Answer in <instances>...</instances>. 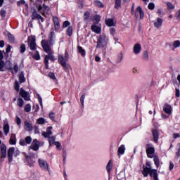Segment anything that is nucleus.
Returning <instances> with one entry per match:
<instances>
[{"label":"nucleus","instance_id":"obj_8","mask_svg":"<svg viewBox=\"0 0 180 180\" xmlns=\"http://www.w3.org/2000/svg\"><path fill=\"white\" fill-rule=\"evenodd\" d=\"M39 164L41 169H44V171H49V163H47V161L39 159Z\"/></svg>","mask_w":180,"mask_h":180},{"label":"nucleus","instance_id":"obj_49","mask_svg":"<svg viewBox=\"0 0 180 180\" xmlns=\"http://www.w3.org/2000/svg\"><path fill=\"white\" fill-rule=\"evenodd\" d=\"M37 122L38 124H44V118L41 117V118L38 119Z\"/></svg>","mask_w":180,"mask_h":180},{"label":"nucleus","instance_id":"obj_44","mask_svg":"<svg viewBox=\"0 0 180 180\" xmlns=\"http://www.w3.org/2000/svg\"><path fill=\"white\" fill-rule=\"evenodd\" d=\"M49 78H51V79H54L55 81H57V78H56V75H54L53 72H49Z\"/></svg>","mask_w":180,"mask_h":180},{"label":"nucleus","instance_id":"obj_36","mask_svg":"<svg viewBox=\"0 0 180 180\" xmlns=\"http://www.w3.org/2000/svg\"><path fill=\"white\" fill-rule=\"evenodd\" d=\"M173 47L174 49H178V47H180V41L176 40L173 42Z\"/></svg>","mask_w":180,"mask_h":180},{"label":"nucleus","instance_id":"obj_10","mask_svg":"<svg viewBox=\"0 0 180 180\" xmlns=\"http://www.w3.org/2000/svg\"><path fill=\"white\" fill-rule=\"evenodd\" d=\"M13 153H15V148L11 147L8 150L7 158L9 163L13 160Z\"/></svg>","mask_w":180,"mask_h":180},{"label":"nucleus","instance_id":"obj_13","mask_svg":"<svg viewBox=\"0 0 180 180\" xmlns=\"http://www.w3.org/2000/svg\"><path fill=\"white\" fill-rule=\"evenodd\" d=\"M39 141H37V139H34L33 141L32 145L30 146L32 150H34V151H37V150H39Z\"/></svg>","mask_w":180,"mask_h":180},{"label":"nucleus","instance_id":"obj_34","mask_svg":"<svg viewBox=\"0 0 180 180\" xmlns=\"http://www.w3.org/2000/svg\"><path fill=\"white\" fill-rule=\"evenodd\" d=\"M32 58L34 60H40V53H39V51H35V53L32 55Z\"/></svg>","mask_w":180,"mask_h":180},{"label":"nucleus","instance_id":"obj_48","mask_svg":"<svg viewBox=\"0 0 180 180\" xmlns=\"http://www.w3.org/2000/svg\"><path fill=\"white\" fill-rule=\"evenodd\" d=\"M122 60H123V53H121L118 55V58L117 60V63H120L122 61Z\"/></svg>","mask_w":180,"mask_h":180},{"label":"nucleus","instance_id":"obj_9","mask_svg":"<svg viewBox=\"0 0 180 180\" xmlns=\"http://www.w3.org/2000/svg\"><path fill=\"white\" fill-rule=\"evenodd\" d=\"M146 147L147 156L148 157V158H153V154L155 153V149L154 148V147H150L149 144H147Z\"/></svg>","mask_w":180,"mask_h":180},{"label":"nucleus","instance_id":"obj_39","mask_svg":"<svg viewBox=\"0 0 180 180\" xmlns=\"http://www.w3.org/2000/svg\"><path fill=\"white\" fill-rule=\"evenodd\" d=\"M20 51L22 53H23L25 51H26V45L25 44H21V46L20 47Z\"/></svg>","mask_w":180,"mask_h":180},{"label":"nucleus","instance_id":"obj_1","mask_svg":"<svg viewBox=\"0 0 180 180\" xmlns=\"http://www.w3.org/2000/svg\"><path fill=\"white\" fill-rule=\"evenodd\" d=\"M53 39H54V32H52L49 36V41H46L45 39L41 41V44L45 53H51V48H50L49 44L53 42Z\"/></svg>","mask_w":180,"mask_h":180},{"label":"nucleus","instance_id":"obj_6","mask_svg":"<svg viewBox=\"0 0 180 180\" xmlns=\"http://www.w3.org/2000/svg\"><path fill=\"white\" fill-rule=\"evenodd\" d=\"M108 39L106 37V35L105 34H102L101 35H100V37L98 39L96 48L103 49V47H105V46L108 44Z\"/></svg>","mask_w":180,"mask_h":180},{"label":"nucleus","instance_id":"obj_12","mask_svg":"<svg viewBox=\"0 0 180 180\" xmlns=\"http://www.w3.org/2000/svg\"><path fill=\"white\" fill-rule=\"evenodd\" d=\"M53 20L55 26L56 32H58L60 30V21H58V17H53Z\"/></svg>","mask_w":180,"mask_h":180},{"label":"nucleus","instance_id":"obj_25","mask_svg":"<svg viewBox=\"0 0 180 180\" xmlns=\"http://www.w3.org/2000/svg\"><path fill=\"white\" fill-rule=\"evenodd\" d=\"M105 24L107 25V26H110H110H115V25H116L115 21L112 18H109V19L106 20H105Z\"/></svg>","mask_w":180,"mask_h":180},{"label":"nucleus","instance_id":"obj_2","mask_svg":"<svg viewBox=\"0 0 180 180\" xmlns=\"http://www.w3.org/2000/svg\"><path fill=\"white\" fill-rule=\"evenodd\" d=\"M142 174L143 176L147 177L148 176V174L150 175L154 180H158V174H157V169H151V167H143L142 171Z\"/></svg>","mask_w":180,"mask_h":180},{"label":"nucleus","instance_id":"obj_31","mask_svg":"<svg viewBox=\"0 0 180 180\" xmlns=\"http://www.w3.org/2000/svg\"><path fill=\"white\" fill-rule=\"evenodd\" d=\"M143 58L145 61H148V60H149L148 51H143Z\"/></svg>","mask_w":180,"mask_h":180},{"label":"nucleus","instance_id":"obj_17","mask_svg":"<svg viewBox=\"0 0 180 180\" xmlns=\"http://www.w3.org/2000/svg\"><path fill=\"white\" fill-rule=\"evenodd\" d=\"M24 124L25 126V130L27 131H32V130H33V125L29 123V122L25 121Z\"/></svg>","mask_w":180,"mask_h":180},{"label":"nucleus","instance_id":"obj_22","mask_svg":"<svg viewBox=\"0 0 180 180\" xmlns=\"http://www.w3.org/2000/svg\"><path fill=\"white\" fill-rule=\"evenodd\" d=\"M77 52L79 53V54H81V56L82 57H85V50L84 49H82V46H77Z\"/></svg>","mask_w":180,"mask_h":180},{"label":"nucleus","instance_id":"obj_23","mask_svg":"<svg viewBox=\"0 0 180 180\" xmlns=\"http://www.w3.org/2000/svg\"><path fill=\"white\" fill-rule=\"evenodd\" d=\"M10 144L15 145L16 144V135L15 134H12L11 139L9 140Z\"/></svg>","mask_w":180,"mask_h":180},{"label":"nucleus","instance_id":"obj_57","mask_svg":"<svg viewBox=\"0 0 180 180\" xmlns=\"http://www.w3.org/2000/svg\"><path fill=\"white\" fill-rule=\"evenodd\" d=\"M116 32V30L113 27L110 28V33L112 36H115V33Z\"/></svg>","mask_w":180,"mask_h":180},{"label":"nucleus","instance_id":"obj_47","mask_svg":"<svg viewBox=\"0 0 180 180\" xmlns=\"http://www.w3.org/2000/svg\"><path fill=\"white\" fill-rule=\"evenodd\" d=\"M94 20H95L94 23H96V24L99 23V22H101V16L96 15L94 17Z\"/></svg>","mask_w":180,"mask_h":180},{"label":"nucleus","instance_id":"obj_15","mask_svg":"<svg viewBox=\"0 0 180 180\" xmlns=\"http://www.w3.org/2000/svg\"><path fill=\"white\" fill-rule=\"evenodd\" d=\"M163 110L167 115H171V113L172 112V107H171V105L168 104H165Z\"/></svg>","mask_w":180,"mask_h":180},{"label":"nucleus","instance_id":"obj_14","mask_svg":"<svg viewBox=\"0 0 180 180\" xmlns=\"http://www.w3.org/2000/svg\"><path fill=\"white\" fill-rule=\"evenodd\" d=\"M141 51V45L140 44H136L134 46V54H140Z\"/></svg>","mask_w":180,"mask_h":180},{"label":"nucleus","instance_id":"obj_16","mask_svg":"<svg viewBox=\"0 0 180 180\" xmlns=\"http://www.w3.org/2000/svg\"><path fill=\"white\" fill-rule=\"evenodd\" d=\"M1 158H6V146L3 144L1 146Z\"/></svg>","mask_w":180,"mask_h":180},{"label":"nucleus","instance_id":"obj_18","mask_svg":"<svg viewBox=\"0 0 180 180\" xmlns=\"http://www.w3.org/2000/svg\"><path fill=\"white\" fill-rule=\"evenodd\" d=\"M155 27H157V29H160L162 26V19L160 18H158L157 19V21L154 23Z\"/></svg>","mask_w":180,"mask_h":180},{"label":"nucleus","instance_id":"obj_62","mask_svg":"<svg viewBox=\"0 0 180 180\" xmlns=\"http://www.w3.org/2000/svg\"><path fill=\"white\" fill-rule=\"evenodd\" d=\"M54 144H55V146H56L58 149H60V147H61V143H60V142H58V141L54 142Z\"/></svg>","mask_w":180,"mask_h":180},{"label":"nucleus","instance_id":"obj_3","mask_svg":"<svg viewBox=\"0 0 180 180\" xmlns=\"http://www.w3.org/2000/svg\"><path fill=\"white\" fill-rule=\"evenodd\" d=\"M43 1L41 0H37L36 1L37 8L38 9V12H40L43 16H46V13L49 14V12H50V7L46 6V4H43L41 6V3Z\"/></svg>","mask_w":180,"mask_h":180},{"label":"nucleus","instance_id":"obj_58","mask_svg":"<svg viewBox=\"0 0 180 180\" xmlns=\"http://www.w3.org/2000/svg\"><path fill=\"white\" fill-rule=\"evenodd\" d=\"M13 70L15 71V73L18 74V72L19 71V66L18 65V64L14 65Z\"/></svg>","mask_w":180,"mask_h":180},{"label":"nucleus","instance_id":"obj_28","mask_svg":"<svg viewBox=\"0 0 180 180\" xmlns=\"http://www.w3.org/2000/svg\"><path fill=\"white\" fill-rule=\"evenodd\" d=\"M136 12H139L140 19H143V18H144V11H143V9L141 6L137 7Z\"/></svg>","mask_w":180,"mask_h":180},{"label":"nucleus","instance_id":"obj_61","mask_svg":"<svg viewBox=\"0 0 180 180\" xmlns=\"http://www.w3.org/2000/svg\"><path fill=\"white\" fill-rule=\"evenodd\" d=\"M84 99H85V94H83L80 98V102L82 106H84Z\"/></svg>","mask_w":180,"mask_h":180},{"label":"nucleus","instance_id":"obj_27","mask_svg":"<svg viewBox=\"0 0 180 180\" xmlns=\"http://www.w3.org/2000/svg\"><path fill=\"white\" fill-rule=\"evenodd\" d=\"M18 78L20 84L26 82V79L25 78V74L23 73V72H21L20 73Z\"/></svg>","mask_w":180,"mask_h":180},{"label":"nucleus","instance_id":"obj_19","mask_svg":"<svg viewBox=\"0 0 180 180\" xmlns=\"http://www.w3.org/2000/svg\"><path fill=\"white\" fill-rule=\"evenodd\" d=\"M153 133V137L155 143H158V131L156 129L153 130L152 131Z\"/></svg>","mask_w":180,"mask_h":180},{"label":"nucleus","instance_id":"obj_46","mask_svg":"<svg viewBox=\"0 0 180 180\" xmlns=\"http://www.w3.org/2000/svg\"><path fill=\"white\" fill-rule=\"evenodd\" d=\"M32 109V106L30 105V104H27L25 107V112H30V110Z\"/></svg>","mask_w":180,"mask_h":180},{"label":"nucleus","instance_id":"obj_32","mask_svg":"<svg viewBox=\"0 0 180 180\" xmlns=\"http://www.w3.org/2000/svg\"><path fill=\"white\" fill-rule=\"evenodd\" d=\"M110 162H112V160H110L106 166V169L108 174H110V171H112V165Z\"/></svg>","mask_w":180,"mask_h":180},{"label":"nucleus","instance_id":"obj_60","mask_svg":"<svg viewBox=\"0 0 180 180\" xmlns=\"http://www.w3.org/2000/svg\"><path fill=\"white\" fill-rule=\"evenodd\" d=\"M16 120H17V124L18 126H20V124H22V120H20L19 117H16Z\"/></svg>","mask_w":180,"mask_h":180},{"label":"nucleus","instance_id":"obj_42","mask_svg":"<svg viewBox=\"0 0 180 180\" xmlns=\"http://www.w3.org/2000/svg\"><path fill=\"white\" fill-rule=\"evenodd\" d=\"M37 96L38 98L40 106H41V108H43V100L41 99V97L40 96V94H37Z\"/></svg>","mask_w":180,"mask_h":180},{"label":"nucleus","instance_id":"obj_43","mask_svg":"<svg viewBox=\"0 0 180 180\" xmlns=\"http://www.w3.org/2000/svg\"><path fill=\"white\" fill-rule=\"evenodd\" d=\"M167 6L168 9H175V6L174 5H172V3H171V2H167Z\"/></svg>","mask_w":180,"mask_h":180},{"label":"nucleus","instance_id":"obj_4","mask_svg":"<svg viewBox=\"0 0 180 180\" xmlns=\"http://www.w3.org/2000/svg\"><path fill=\"white\" fill-rule=\"evenodd\" d=\"M51 130H53V127H49L46 129V132L42 133V136H44L45 139H49V146H53V144L56 143V136L50 137V136L53 134V131H51Z\"/></svg>","mask_w":180,"mask_h":180},{"label":"nucleus","instance_id":"obj_24","mask_svg":"<svg viewBox=\"0 0 180 180\" xmlns=\"http://www.w3.org/2000/svg\"><path fill=\"white\" fill-rule=\"evenodd\" d=\"M126 150V148L124 147V145H122L119 148H118V155L119 158H120V154L123 155L124 154V150Z\"/></svg>","mask_w":180,"mask_h":180},{"label":"nucleus","instance_id":"obj_55","mask_svg":"<svg viewBox=\"0 0 180 180\" xmlns=\"http://www.w3.org/2000/svg\"><path fill=\"white\" fill-rule=\"evenodd\" d=\"M0 15L3 17L5 18L6 16V11L1 9L0 11Z\"/></svg>","mask_w":180,"mask_h":180},{"label":"nucleus","instance_id":"obj_56","mask_svg":"<svg viewBox=\"0 0 180 180\" xmlns=\"http://www.w3.org/2000/svg\"><path fill=\"white\" fill-rule=\"evenodd\" d=\"M27 161H28V165H30V167H33V162L30 163V161H32V158L27 157Z\"/></svg>","mask_w":180,"mask_h":180},{"label":"nucleus","instance_id":"obj_37","mask_svg":"<svg viewBox=\"0 0 180 180\" xmlns=\"http://www.w3.org/2000/svg\"><path fill=\"white\" fill-rule=\"evenodd\" d=\"M66 32L68 36H72V26H69Z\"/></svg>","mask_w":180,"mask_h":180},{"label":"nucleus","instance_id":"obj_29","mask_svg":"<svg viewBox=\"0 0 180 180\" xmlns=\"http://www.w3.org/2000/svg\"><path fill=\"white\" fill-rule=\"evenodd\" d=\"M153 160L155 162V165H156L157 168H158L160 167V158H158V156L155 155L153 157Z\"/></svg>","mask_w":180,"mask_h":180},{"label":"nucleus","instance_id":"obj_54","mask_svg":"<svg viewBox=\"0 0 180 180\" xmlns=\"http://www.w3.org/2000/svg\"><path fill=\"white\" fill-rule=\"evenodd\" d=\"M49 117H50V119H51V120H55L56 116H55L54 112H51L49 113Z\"/></svg>","mask_w":180,"mask_h":180},{"label":"nucleus","instance_id":"obj_53","mask_svg":"<svg viewBox=\"0 0 180 180\" xmlns=\"http://www.w3.org/2000/svg\"><path fill=\"white\" fill-rule=\"evenodd\" d=\"M78 5H79V8H81V9H82V8H84V1L83 0H79L78 1Z\"/></svg>","mask_w":180,"mask_h":180},{"label":"nucleus","instance_id":"obj_30","mask_svg":"<svg viewBox=\"0 0 180 180\" xmlns=\"http://www.w3.org/2000/svg\"><path fill=\"white\" fill-rule=\"evenodd\" d=\"M4 131L6 134V136H8V134L9 133V124H6L4 126Z\"/></svg>","mask_w":180,"mask_h":180},{"label":"nucleus","instance_id":"obj_35","mask_svg":"<svg viewBox=\"0 0 180 180\" xmlns=\"http://www.w3.org/2000/svg\"><path fill=\"white\" fill-rule=\"evenodd\" d=\"M94 4L96 6H98V8H103V4H102V2L98 1V0H96L94 1Z\"/></svg>","mask_w":180,"mask_h":180},{"label":"nucleus","instance_id":"obj_26","mask_svg":"<svg viewBox=\"0 0 180 180\" xmlns=\"http://www.w3.org/2000/svg\"><path fill=\"white\" fill-rule=\"evenodd\" d=\"M44 60L49 62V60H51V61H54V60L56 59L54 58L53 53L51 52H49V54L45 56Z\"/></svg>","mask_w":180,"mask_h":180},{"label":"nucleus","instance_id":"obj_40","mask_svg":"<svg viewBox=\"0 0 180 180\" xmlns=\"http://www.w3.org/2000/svg\"><path fill=\"white\" fill-rule=\"evenodd\" d=\"M23 103H25V102L23 101V99L18 98V106H19L20 108H22V106H23Z\"/></svg>","mask_w":180,"mask_h":180},{"label":"nucleus","instance_id":"obj_5","mask_svg":"<svg viewBox=\"0 0 180 180\" xmlns=\"http://www.w3.org/2000/svg\"><path fill=\"white\" fill-rule=\"evenodd\" d=\"M68 58H70V54H68V52L65 53V56H63V55H59L58 56V61L65 71L68 70V66L67 65V61H68Z\"/></svg>","mask_w":180,"mask_h":180},{"label":"nucleus","instance_id":"obj_64","mask_svg":"<svg viewBox=\"0 0 180 180\" xmlns=\"http://www.w3.org/2000/svg\"><path fill=\"white\" fill-rule=\"evenodd\" d=\"M176 18L179 20H180V10L178 11V12L176 13Z\"/></svg>","mask_w":180,"mask_h":180},{"label":"nucleus","instance_id":"obj_45","mask_svg":"<svg viewBox=\"0 0 180 180\" xmlns=\"http://www.w3.org/2000/svg\"><path fill=\"white\" fill-rule=\"evenodd\" d=\"M148 8L150 11H153V9L155 8V4H154V3H150L148 6Z\"/></svg>","mask_w":180,"mask_h":180},{"label":"nucleus","instance_id":"obj_33","mask_svg":"<svg viewBox=\"0 0 180 180\" xmlns=\"http://www.w3.org/2000/svg\"><path fill=\"white\" fill-rule=\"evenodd\" d=\"M8 37L11 43H13L15 41V36H13V34L8 33Z\"/></svg>","mask_w":180,"mask_h":180},{"label":"nucleus","instance_id":"obj_11","mask_svg":"<svg viewBox=\"0 0 180 180\" xmlns=\"http://www.w3.org/2000/svg\"><path fill=\"white\" fill-rule=\"evenodd\" d=\"M20 95L25 99V101H30V98H29V93L25 91L23 88L20 89Z\"/></svg>","mask_w":180,"mask_h":180},{"label":"nucleus","instance_id":"obj_63","mask_svg":"<svg viewBox=\"0 0 180 180\" xmlns=\"http://www.w3.org/2000/svg\"><path fill=\"white\" fill-rule=\"evenodd\" d=\"M179 137H180L179 134H176V133L173 134V139H179Z\"/></svg>","mask_w":180,"mask_h":180},{"label":"nucleus","instance_id":"obj_21","mask_svg":"<svg viewBox=\"0 0 180 180\" xmlns=\"http://www.w3.org/2000/svg\"><path fill=\"white\" fill-rule=\"evenodd\" d=\"M31 18H32V20H34L36 19L39 20V18H40V14L37 13V11H36V10H34L32 12Z\"/></svg>","mask_w":180,"mask_h":180},{"label":"nucleus","instance_id":"obj_20","mask_svg":"<svg viewBox=\"0 0 180 180\" xmlns=\"http://www.w3.org/2000/svg\"><path fill=\"white\" fill-rule=\"evenodd\" d=\"M91 30L92 32H94V33H97V34H99V33H101V27L96 26V25H93L91 26Z\"/></svg>","mask_w":180,"mask_h":180},{"label":"nucleus","instance_id":"obj_38","mask_svg":"<svg viewBox=\"0 0 180 180\" xmlns=\"http://www.w3.org/2000/svg\"><path fill=\"white\" fill-rule=\"evenodd\" d=\"M5 67L7 68V70H10V71H11L12 74H13V68L11 65L10 62L6 63Z\"/></svg>","mask_w":180,"mask_h":180},{"label":"nucleus","instance_id":"obj_51","mask_svg":"<svg viewBox=\"0 0 180 180\" xmlns=\"http://www.w3.org/2000/svg\"><path fill=\"white\" fill-rule=\"evenodd\" d=\"M70 25H71V23L69 22V21H65V22H63V28L68 27V26H70Z\"/></svg>","mask_w":180,"mask_h":180},{"label":"nucleus","instance_id":"obj_50","mask_svg":"<svg viewBox=\"0 0 180 180\" xmlns=\"http://www.w3.org/2000/svg\"><path fill=\"white\" fill-rule=\"evenodd\" d=\"M89 12L86 11L84 13V20H88V19L89 18Z\"/></svg>","mask_w":180,"mask_h":180},{"label":"nucleus","instance_id":"obj_59","mask_svg":"<svg viewBox=\"0 0 180 180\" xmlns=\"http://www.w3.org/2000/svg\"><path fill=\"white\" fill-rule=\"evenodd\" d=\"M15 91H19V82L15 81Z\"/></svg>","mask_w":180,"mask_h":180},{"label":"nucleus","instance_id":"obj_41","mask_svg":"<svg viewBox=\"0 0 180 180\" xmlns=\"http://www.w3.org/2000/svg\"><path fill=\"white\" fill-rule=\"evenodd\" d=\"M122 4V0H115V8L116 9H118L120 8V5Z\"/></svg>","mask_w":180,"mask_h":180},{"label":"nucleus","instance_id":"obj_7","mask_svg":"<svg viewBox=\"0 0 180 180\" xmlns=\"http://www.w3.org/2000/svg\"><path fill=\"white\" fill-rule=\"evenodd\" d=\"M28 46L30 50L35 51L36 50V38L34 37H28Z\"/></svg>","mask_w":180,"mask_h":180},{"label":"nucleus","instance_id":"obj_52","mask_svg":"<svg viewBox=\"0 0 180 180\" xmlns=\"http://www.w3.org/2000/svg\"><path fill=\"white\" fill-rule=\"evenodd\" d=\"M25 143H27V144H30V143H32V137L27 136L25 138Z\"/></svg>","mask_w":180,"mask_h":180}]
</instances>
